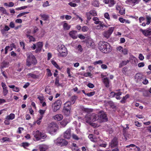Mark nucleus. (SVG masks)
Wrapping results in <instances>:
<instances>
[{"label":"nucleus","mask_w":151,"mask_h":151,"mask_svg":"<svg viewBox=\"0 0 151 151\" xmlns=\"http://www.w3.org/2000/svg\"><path fill=\"white\" fill-rule=\"evenodd\" d=\"M99 48L102 52L104 53H108L110 52L112 50L111 45L108 43L102 42L100 43L99 45Z\"/></svg>","instance_id":"f257e3e1"},{"label":"nucleus","mask_w":151,"mask_h":151,"mask_svg":"<svg viewBox=\"0 0 151 151\" xmlns=\"http://www.w3.org/2000/svg\"><path fill=\"white\" fill-rule=\"evenodd\" d=\"M98 117L97 114L94 113H92L91 114H88L86 116L84 119L86 123L91 124L92 122L96 120Z\"/></svg>","instance_id":"f03ea898"},{"label":"nucleus","mask_w":151,"mask_h":151,"mask_svg":"<svg viewBox=\"0 0 151 151\" xmlns=\"http://www.w3.org/2000/svg\"><path fill=\"white\" fill-rule=\"evenodd\" d=\"M71 105L70 101H67L64 104L63 111L64 114L66 116H68L70 114Z\"/></svg>","instance_id":"7ed1b4c3"},{"label":"nucleus","mask_w":151,"mask_h":151,"mask_svg":"<svg viewBox=\"0 0 151 151\" xmlns=\"http://www.w3.org/2000/svg\"><path fill=\"white\" fill-rule=\"evenodd\" d=\"M33 134L37 141L41 139H44L47 137L46 134L40 132L39 130L33 132Z\"/></svg>","instance_id":"20e7f679"},{"label":"nucleus","mask_w":151,"mask_h":151,"mask_svg":"<svg viewBox=\"0 0 151 151\" xmlns=\"http://www.w3.org/2000/svg\"><path fill=\"white\" fill-rule=\"evenodd\" d=\"M97 119L96 120H98L100 122H106L107 121L108 118L105 113L103 111H101L99 115H97Z\"/></svg>","instance_id":"39448f33"},{"label":"nucleus","mask_w":151,"mask_h":151,"mask_svg":"<svg viewBox=\"0 0 151 151\" xmlns=\"http://www.w3.org/2000/svg\"><path fill=\"white\" fill-rule=\"evenodd\" d=\"M26 61V65L28 66H30L32 64L35 65L37 63L35 57L33 55L28 56L27 57Z\"/></svg>","instance_id":"423d86ee"},{"label":"nucleus","mask_w":151,"mask_h":151,"mask_svg":"<svg viewBox=\"0 0 151 151\" xmlns=\"http://www.w3.org/2000/svg\"><path fill=\"white\" fill-rule=\"evenodd\" d=\"M57 127L58 125L57 124L53 122H51L48 124L47 130L50 134H53L56 131V128Z\"/></svg>","instance_id":"0eeeda50"},{"label":"nucleus","mask_w":151,"mask_h":151,"mask_svg":"<svg viewBox=\"0 0 151 151\" xmlns=\"http://www.w3.org/2000/svg\"><path fill=\"white\" fill-rule=\"evenodd\" d=\"M58 51L59 52V56H60L63 57H65L68 54L67 50L63 45H61L58 49Z\"/></svg>","instance_id":"6e6552de"},{"label":"nucleus","mask_w":151,"mask_h":151,"mask_svg":"<svg viewBox=\"0 0 151 151\" xmlns=\"http://www.w3.org/2000/svg\"><path fill=\"white\" fill-rule=\"evenodd\" d=\"M54 142L55 145L61 146H66L68 144V142L65 140L60 138H58Z\"/></svg>","instance_id":"1a4fd4ad"},{"label":"nucleus","mask_w":151,"mask_h":151,"mask_svg":"<svg viewBox=\"0 0 151 151\" xmlns=\"http://www.w3.org/2000/svg\"><path fill=\"white\" fill-rule=\"evenodd\" d=\"M62 102L60 100H57L52 104L53 111L56 112L59 110L61 107Z\"/></svg>","instance_id":"9d476101"},{"label":"nucleus","mask_w":151,"mask_h":151,"mask_svg":"<svg viewBox=\"0 0 151 151\" xmlns=\"http://www.w3.org/2000/svg\"><path fill=\"white\" fill-rule=\"evenodd\" d=\"M139 31L145 36L151 37V27L147 28L145 29H140Z\"/></svg>","instance_id":"9b49d317"},{"label":"nucleus","mask_w":151,"mask_h":151,"mask_svg":"<svg viewBox=\"0 0 151 151\" xmlns=\"http://www.w3.org/2000/svg\"><path fill=\"white\" fill-rule=\"evenodd\" d=\"M36 48L35 51L36 53H39L41 51L43 47L42 42H39L36 43Z\"/></svg>","instance_id":"f8f14e48"},{"label":"nucleus","mask_w":151,"mask_h":151,"mask_svg":"<svg viewBox=\"0 0 151 151\" xmlns=\"http://www.w3.org/2000/svg\"><path fill=\"white\" fill-rule=\"evenodd\" d=\"M118 145V139L116 137H114L112 140L111 142L109 143V145L111 148L116 147Z\"/></svg>","instance_id":"ddd939ff"},{"label":"nucleus","mask_w":151,"mask_h":151,"mask_svg":"<svg viewBox=\"0 0 151 151\" xmlns=\"http://www.w3.org/2000/svg\"><path fill=\"white\" fill-rule=\"evenodd\" d=\"M9 29V27L7 25H5L3 29H1V34L4 36H7L8 35V31Z\"/></svg>","instance_id":"4468645a"},{"label":"nucleus","mask_w":151,"mask_h":151,"mask_svg":"<svg viewBox=\"0 0 151 151\" xmlns=\"http://www.w3.org/2000/svg\"><path fill=\"white\" fill-rule=\"evenodd\" d=\"M144 76L140 73H137L135 76V79L137 83H141L143 80Z\"/></svg>","instance_id":"2eb2a0df"},{"label":"nucleus","mask_w":151,"mask_h":151,"mask_svg":"<svg viewBox=\"0 0 151 151\" xmlns=\"http://www.w3.org/2000/svg\"><path fill=\"white\" fill-rule=\"evenodd\" d=\"M140 1V0H127L125 3L128 5L134 6L135 4H138Z\"/></svg>","instance_id":"dca6fc26"},{"label":"nucleus","mask_w":151,"mask_h":151,"mask_svg":"<svg viewBox=\"0 0 151 151\" xmlns=\"http://www.w3.org/2000/svg\"><path fill=\"white\" fill-rule=\"evenodd\" d=\"M71 136V130L70 129H68L64 133L63 137L65 139H69Z\"/></svg>","instance_id":"f3484780"},{"label":"nucleus","mask_w":151,"mask_h":151,"mask_svg":"<svg viewBox=\"0 0 151 151\" xmlns=\"http://www.w3.org/2000/svg\"><path fill=\"white\" fill-rule=\"evenodd\" d=\"M77 32L76 30H73L70 31L69 33V35L73 39H76L77 38V36L76 35Z\"/></svg>","instance_id":"a211bd4d"},{"label":"nucleus","mask_w":151,"mask_h":151,"mask_svg":"<svg viewBox=\"0 0 151 151\" xmlns=\"http://www.w3.org/2000/svg\"><path fill=\"white\" fill-rule=\"evenodd\" d=\"M103 82L106 87L108 88L109 86V81L108 78L106 77L103 79Z\"/></svg>","instance_id":"6ab92c4d"},{"label":"nucleus","mask_w":151,"mask_h":151,"mask_svg":"<svg viewBox=\"0 0 151 151\" xmlns=\"http://www.w3.org/2000/svg\"><path fill=\"white\" fill-rule=\"evenodd\" d=\"M98 24H99L97 25L96 27V28L98 29H102L104 27H107L106 25L103 23V22H101Z\"/></svg>","instance_id":"aec40b11"},{"label":"nucleus","mask_w":151,"mask_h":151,"mask_svg":"<svg viewBox=\"0 0 151 151\" xmlns=\"http://www.w3.org/2000/svg\"><path fill=\"white\" fill-rule=\"evenodd\" d=\"M129 60H130V62L132 64H134L137 62V59L133 55L130 56Z\"/></svg>","instance_id":"412c9836"},{"label":"nucleus","mask_w":151,"mask_h":151,"mask_svg":"<svg viewBox=\"0 0 151 151\" xmlns=\"http://www.w3.org/2000/svg\"><path fill=\"white\" fill-rule=\"evenodd\" d=\"M129 97V94H126L125 96H123L122 99L120 101V102L122 104H124L126 102L127 99Z\"/></svg>","instance_id":"4be33fe9"},{"label":"nucleus","mask_w":151,"mask_h":151,"mask_svg":"<svg viewBox=\"0 0 151 151\" xmlns=\"http://www.w3.org/2000/svg\"><path fill=\"white\" fill-rule=\"evenodd\" d=\"M48 146L46 145H42L39 146V148L40 151H45L48 149Z\"/></svg>","instance_id":"5701e85b"},{"label":"nucleus","mask_w":151,"mask_h":151,"mask_svg":"<svg viewBox=\"0 0 151 151\" xmlns=\"http://www.w3.org/2000/svg\"><path fill=\"white\" fill-rule=\"evenodd\" d=\"M55 119L58 121H60L63 119V116L61 114H58L55 115L54 117Z\"/></svg>","instance_id":"b1692460"},{"label":"nucleus","mask_w":151,"mask_h":151,"mask_svg":"<svg viewBox=\"0 0 151 151\" xmlns=\"http://www.w3.org/2000/svg\"><path fill=\"white\" fill-rule=\"evenodd\" d=\"M27 76L29 77L35 79H37L39 78L38 76L36 75L33 73H29L27 74Z\"/></svg>","instance_id":"393cba45"},{"label":"nucleus","mask_w":151,"mask_h":151,"mask_svg":"<svg viewBox=\"0 0 151 151\" xmlns=\"http://www.w3.org/2000/svg\"><path fill=\"white\" fill-rule=\"evenodd\" d=\"M63 26L64 29L66 30H68L71 27V26L69 25L68 24L66 23H64L63 25Z\"/></svg>","instance_id":"a878e982"},{"label":"nucleus","mask_w":151,"mask_h":151,"mask_svg":"<svg viewBox=\"0 0 151 151\" xmlns=\"http://www.w3.org/2000/svg\"><path fill=\"white\" fill-rule=\"evenodd\" d=\"M21 27V25H19L15 27V24L14 23L12 22H11L10 23V27L12 28H14V29L17 30L20 28Z\"/></svg>","instance_id":"bb28decb"},{"label":"nucleus","mask_w":151,"mask_h":151,"mask_svg":"<svg viewBox=\"0 0 151 151\" xmlns=\"http://www.w3.org/2000/svg\"><path fill=\"white\" fill-rule=\"evenodd\" d=\"M40 16L42 18V20L44 21L48 20L49 17L48 15L45 14H40Z\"/></svg>","instance_id":"cd10ccee"},{"label":"nucleus","mask_w":151,"mask_h":151,"mask_svg":"<svg viewBox=\"0 0 151 151\" xmlns=\"http://www.w3.org/2000/svg\"><path fill=\"white\" fill-rule=\"evenodd\" d=\"M111 35V34H110L107 31H105L103 34V35L104 37L107 39L109 38L110 37Z\"/></svg>","instance_id":"c85d7f7f"},{"label":"nucleus","mask_w":151,"mask_h":151,"mask_svg":"<svg viewBox=\"0 0 151 151\" xmlns=\"http://www.w3.org/2000/svg\"><path fill=\"white\" fill-rule=\"evenodd\" d=\"M68 121L66 119H64L63 121L60 122V125L63 127H65L68 124Z\"/></svg>","instance_id":"c756f323"},{"label":"nucleus","mask_w":151,"mask_h":151,"mask_svg":"<svg viewBox=\"0 0 151 151\" xmlns=\"http://www.w3.org/2000/svg\"><path fill=\"white\" fill-rule=\"evenodd\" d=\"M77 98V96H73L71 97L70 98V101H71L70 102H71V104L74 103Z\"/></svg>","instance_id":"7c9ffc66"},{"label":"nucleus","mask_w":151,"mask_h":151,"mask_svg":"<svg viewBox=\"0 0 151 151\" xmlns=\"http://www.w3.org/2000/svg\"><path fill=\"white\" fill-rule=\"evenodd\" d=\"M55 85L57 87H59L61 86V84L59 83V78L58 77H57L56 78L55 82Z\"/></svg>","instance_id":"2f4dec72"},{"label":"nucleus","mask_w":151,"mask_h":151,"mask_svg":"<svg viewBox=\"0 0 151 151\" xmlns=\"http://www.w3.org/2000/svg\"><path fill=\"white\" fill-rule=\"evenodd\" d=\"M122 92H118L116 93L115 96L117 99L120 100L121 99V98L120 96L122 95Z\"/></svg>","instance_id":"473e14b6"},{"label":"nucleus","mask_w":151,"mask_h":151,"mask_svg":"<svg viewBox=\"0 0 151 151\" xmlns=\"http://www.w3.org/2000/svg\"><path fill=\"white\" fill-rule=\"evenodd\" d=\"M26 36L29 40V41L34 42L35 41V39L32 36H31L28 35H27Z\"/></svg>","instance_id":"72a5a7b5"},{"label":"nucleus","mask_w":151,"mask_h":151,"mask_svg":"<svg viewBox=\"0 0 151 151\" xmlns=\"http://www.w3.org/2000/svg\"><path fill=\"white\" fill-rule=\"evenodd\" d=\"M10 88H12L13 89V90L14 91L18 92L19 91V88L15 87L14 85H11L10 86Z\"/></svg>","instance_id":"f704fd0d"},{"label":"nucleus","mask_w":151,"mask_h":151,"mask_svg":"<svg viewBox=\"0 0 151 151\" xmlns=\"http://www.w3.org/2000/svg\"><path fill=\"white\" fill-rule=\"evenodd\" d=\"M130 62V60H127V61H123L119 65L120 67H122L124 65H126L127 63Z\"/></svg>","instance_id":"c9c22d12"},{"label":"nucleus","mask_w":151,"mask_h":151,"mask_svg":"<svg viewBox=\"0 0 151 151\" xmlns=\"http://www.w3.org/2000/svg\"><path fill=\"white\" fill-rule=\"evenodd\" d=\"M5 125H9V115H8L6 118L4 122Z\"/></svg>","instance_id":"e433bc0d"},{"label":"nucleus","mask_w":151,"mask_h":151,"mask_svg":"<svg viewBox=\"0 0 151 151\" xmlns=\"http://www.w3.org/2000/svg\"><path fill=\"white\" fill-rule=\"evenodd\" d=\"M88 13L93 16H96L97 15L96 11L94 10H91Z\"/></svg>","instance_id":"4c0bfd02"},{"label":"nucleus","mask_w":151,"mask_h":151,"mask_svg":"<svg viewBox=\"0 0 151 151\" xmlns=\"http://www.w3.org/2000/svg\"><path fill=\"white\" fill-rule=\"evenodd\" d=\"M93 19L94 21V23L96 24H98L101 22L99 21V19L97 17H94L93 18Z\"/></svg>","instance_id":"58836bf2"},{"label":"nucleus","mask_w":151,"mask_h":151,"mask_svg":"<svg viewBox=\"0 0 151 151\" xmlns=\"http://www.w3.org/2000/svg\"><path fill=\"white\" fill-rule=\"evenodd\" d=\"M86 45L88 47H91V46H93V42L91 40H89L88 42L86 43Z\"/></svg>","instance_id":"ea45409f"},{"label":"nucleus","mask_w":151,"mask_h":151,"mask_svg":"<svg viewBox=\"0 0 151 151\" xmlns=\"http://www.w3.org/2000/svg\"><path fill=\"white\" fill-rule=\"evenodd\" d=\"M146 18L147 21L146 24L148 25L151 22V17L148 16H147L146 17Z\"/></svg>","instance_id":"a19ab883"},{"label":"nucleus","mask_w":151,"mask_h":151,"mask_svg":"<svg viewBox=\"0 0 151 151\" xmlns=\"http://www.w3.org/2000/svg\"><path fill=\"white\" fill-rule=\"evenodd\" d=\"M92 4L95 7H97L99 6V2L98 1H93L92 2Z\"/></svg>","instance_id":"79ce46f5"},{"label":"nucleus","mask_w":151,"mask_h":151,"mask_svg":"<svg viewBox=\"0 0 151 151\" xmlns=\"http://www.w3.org/2000/svg\"><path fill=\"white\" fill-rule=\"evenodd\" d=\"M116 3L115 1L114 0H110L109 3V7L113 6Z\"/></svg>","instance_id":"37998d69"},{"label":"nucleus","mask_w":151,"mask_h":151,"mask_svg":"<svg viewBox=\"0 0 151 151\" xmlns=\"http://www.w3.org/2000/svg\"><path fill=\"white\" fill-rule=\"evenodd\" d=\"M51 63L57 69H59L60 68L56 62L54 60H52L51 61Z\"/></svg>","instance_id":"c03bdc74"},{"label":"nucleus","mask_w":151,"mask_h":151,"mask_svg":"<svg viewBox=\"0 0 151 151\" xmlns=\"http://www.w3.org/2000/svg\"><path fill=\"white\" fill-rule=\"evenodd\" d=\"M128 49L127 48H123L122 52V53L123 54L126 55L128 54Z\"/></svg>","instance_id":"a18cd8bd"},{"label":"nucleus","mask_w":151,"mask_h":151,"mask_svg":"<svg viewBox=\"0 0 151 151\" xmlns=\"http://www.w3.org/2000/svg\"><path fill=\"white\" fill-rule=\"evenodd\" d=\"M0 11L4 14H6L7 12L6 9L2 7H0Z\"/></svg>","instance_id":"49530a36"},{"label":"nucleus","mask_w":151,"mask_h":151,"mask_svg":"<svg viewBox=\"0 0 151 151\" xmlns=\"http://www.w3.org/2000/svg\"><path fill=\"white\" fill-rule=\"evenodd\" d=\"M114 27H109L107 31L111 35L114 31Z\"/></svg>","instance_id":"de8ad7c7"},{"label":"nucleus","mask_w":151,"mask_h":151,"mask_svg":"<svg viewBox=\"0 0 151 151\" xmlns=\"http://www.w3.org/2000/svg\"><path fill=\"white\" fill-rule=\"evenodd\" d=\"M72 137L73 139L76 140L79 139V138L76 134H72Z\"/></svg>","instance_id":"09e8293b"},{"label":"nucleus","mask_w":151,"mask_h":151,"mask_svg":"<svg viewBox=\"0 0 151 151\" xmlns=\"http://www.w3.org/2000/svg\"><path fill=\"white\" fill-rule=\"evenodd\" d=\"M103 63V62L101 60H99L97 61H96L93 62V63L94 65L97 64L100 65Z\"/></svg>","instance_id":"8fccbe9b"},{"label":"nucleus","mask_w":151,"mask_h":151,"mask_svg":"<svg viewBox=\"0 0 151 151\" xmlns=\"http://www.w3.org/2000/svg\"><path fill=\"white\" fill-rule=\"evenodd\" d=\"M129 128V127L127 126L126 127L124 128L123 129V134L124 136H126L127 135V133L125 131L126 130H127Z\"/></svg>","instance_id":"3c124183"},{"label":"nucleus","mask_w":151,"mask_h":151,"mask_svg":"<svg viewBox=\"0 0 151 151\" xmlns=\"http://www.w3.org/2000/svg\"><path fill=\"white\" fill-rule=\"evenodd\" d=\"M82 30L83 32H85L87 31L88 30V27L86 26H84L82 27Z\"/></svg>","instance_id":"603ef678"},{"label":"nucleus","mask_w":151,"mask_h":151,"mask_svg":"<svg viewBox=\"0 0 151 151\" xmlns=\"http://www.w3.org/2000/svg\"><path fill=\"white\" fill-rule=\"evenodd\" d=\"M24 130V128H23L19 127L18 128L17 132L19 134H21L22 133V131H23Z\"/></svg>","instance_id":"864d4df0"},{"label":"nucleus","mask_w":151,"mask_h":151,"mask_svg":"<svg viewBox=\"0 0 151 151\" xmlns=\"http://www.w3.org/2000/svg\"><path fill=\"white\" fill-rule=\"evenodd\" d=\"M95 92L94 91L90 92V93H87L86 95L89 97H91L94 95L95 94Z\"/></svg>","instance_id":"5fc2aeb1"},{"label":"nucleus","mask_w":151,"mask_h":151,"mask_svg":"<svg viewBox=\"0 0 151 151\" xmlns=\"http://www.w3.org/2000/svg\"><path fill=\"white\" fill-rule=\"evenodd\" d=\"M119 13L121 15H124L125 14V10L123 9H121L119 12Z\"/></svg>","instance_id":"6e6d98bb"},{"label":"nucleus","mask_w":151,"mask_h":151,"mask_svg":"<svg viewBox=\"0 0 151 151\" xmlns=\"http://www.w3.org/2000/svg\"><path fill=\"white\" fill-rule=\"evenodd\" d=\"M82 110L85 112L87 113L89 112L90 111H91L92 110L91 109H89L88 108H83L82 109Z\"/></svg>","instance_id":"4d7b16f0"},{"label":"nucleus","mask_w":151,"mask_h":151,"mask_svg":"<svg viewBox=\"0 0 151 151\" xmlns=\"http://www.w3.org/2000/svg\"><path fill=\"white\" fill-rule=\"evenodd\" d=\"M68 4L70 6L73 7H75L77 6V5L76 4L73 3L72 2H69Z\"/></svg>","instance_id":"13d9d810"},{"label":"nucleus","mask_w":151,"mask_h":151,"mask_svg":"<svg viewBox=\"0 0 151 151\" xmlns=\"http://www.w3.org/2000/svg\"><path fill=\"white\" fill-rule=\"evenodd\" d=\"M86 15L87 16V20L88 21H89L91 19V18L92 15H90L89 13H88V12L86 13Z\"/></svg>","instance_id":"bf43d9fd"},{"label":"nucleus","mask_w":151,"mask_h":151,"mask_svg":"<svg viewBox=\"0 0 151 151\" xmlns=\"http://www.w3.org/2000/svg\"><path fill=\"white\" fill-rule=\"evenodd\" d=\"M22 145L24 148H26V147H28L29 145V143L27 142H23L22 144Z\"/></svg>","instance_id":"052dcab7"},{"label":"nucleus","mask_w":151,"mask_h":151,"mask_svg":"<svg viewBox=\"0 0 151 151\" xmlns=\"http://www.w3.org/2000/svg\"><path fill=\"white\" fill-rule=\"evenodd\" d=\"M28 13H29V12H23V13H20L17 16V17H20L24 14H27Z\"/></svg>","instance_id":"680f3d73"},{"label":"nucleus","mask_w":151,"mask_h":151,"mask_svg":"<svg viewBox=\"0 0 151 151\" xmlns=\"http://www.w3.org/2000/svg\"><path fill=\"white\" fill-rule=\"evenodd\" d=\"M67 73L68 74V77L70 78L72 77L71 75L70 74V69L69 68H67Z\"/></svg>","instance_id":"e2e57ef3"},{"label":"nucleus","mask_w":151,"mask_h":151,"mask_svg":"<svg viewBox=\"0 0 151 151\" xmlns=\"http://www.w3.org/2000/svg\"><path fill=\"white\" fill-rule=\"evenodd\" d=\"M139 58L141 60H142L144 58V56L142 54H140L139 55Z\"/></svg>","instance_id":"0e129e2a"},{"label":"nucleus","mask_w":151,"mask_h":151,"mask_svg":"<svg viewBox=\"0 0 151 151\" xmlns=\"http://www.w3.org/2000/svg\"><path fill=\"white\" fill-rule=\"evenodd\" d=\"M78 50L81 52L83 50V49L82 47L80 45H78L77 46Z\"/></svg>","instance_id":"69168bd1"},{"label":"nucleus","mask_w":151,"mask_h":151,"mask_svg":"<svg viewBox=\"0 0 151 151\" xmlns=\"http://www.w3.org/2000/svg\"><path fill=\"white\" fill-rule=\"evenodd\" d=\"M49 2L48 1H46L45 2H44L43 4V6L44 7H47L49 6Z\"/></svg>","instance_id":"338daca9"},{"label":"nucleus","mask_w":151,"mask_h":151,"mask_svg":"<svg viewBox=\"0 0 151 151\" xmlns=\"http://www.w3.org/2000/svg\"><path fill=\"white\" fill-rule=\"evenodd\" d=\"M116 94V93L111 92L109 94V96L111 97H114V96H115Z\"/></svg>","instance_id":"774afa93"}]
</instances>
